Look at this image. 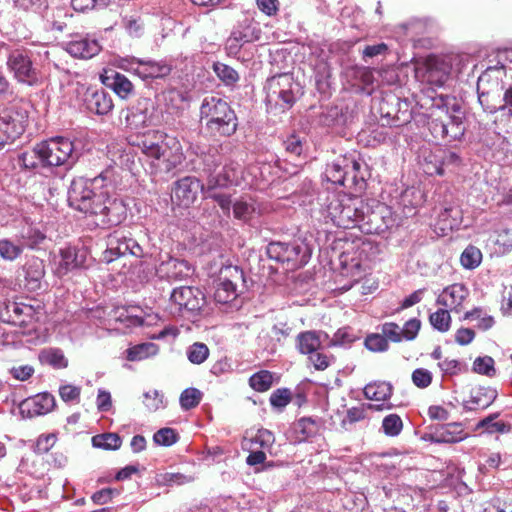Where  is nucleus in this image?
I'll use <instances>...</instances> for the list:
<instances>
[{"mask_svg": "<svg viewBox=\"0 0 512 512\" xmlns=\"http://www.w3.org/2000/svg\"><path fill=\"white\" fill-rule=\"evenodd\" d=\"M356 337L350 333L348 328L339 329L331 339L330 346H342L354 342Z\"/></svg>", "mask_w": 512, "mask_h": 512, "instance_id": "0e129e2a", "label": "nucleus"}, {"mask_svg": "<svg viewBox=\"0 0 512 512\" xmlns=\"http://www.w3.org/2000/svg\"><path fill=\"white\" fill-rule=\"evenodd\" d=\"M291 392L289 389H277L270 396V403L273 407L283 408L289 404Z\"/></svg>", "mask_w": 512, "mask_h": 512, "instance_id": "052dcab7", "label": "nucleus"}, {"mask_svg": "<svg viewBox=\"0 0 512 512\" xmlns=\"http://www.w3.org/2000/svg\"><path fill=\"white\" fill-rule=\"evenodd\" d=\"M451 109L453 114L448 115V121H446V126H448L449 141L460 139L465 132V126L463 123V116L460 111V106L456 103H453Z\"/></svg>", "mask_w": 512, "mask_h": 512, "instance_id": "2f4dec72", "label": "nucleus"}, {"mask_svg": "<svg viewBox=\"0 0 512 512\" xmlns=\"http://www.w3.org/2000/svg\"><path fill=\"white\" fill-rule=\"evenodd\" d=\"M102 83L121 99L129 98L134 91L131 81L125 75L116 71H112L111 74L103 76Z\"/></svg>", "mask_w": 512, "mask_h": 512, "instance_id": "cd10ccee", "label": "nucleus"}, {"mask_svg": "<svg viewBox=\"0 0 512 512\" xmlns=\"http://www.w3.org/2000/svg\"><path fill=\"white\" fill-rule=\"evenodd\" d=\"M194 481L192 475L183 473H165L162 475V486H180Z\"/></svg>", "mask_w": 512, "mask_h": 512, "instance_id": "13d9d810", "label": "nucleus"}, {"mask_svg": "<svg viewBox=\"0 0 512 512\" xmlns=\"http://www.w3.org/2000/svg\"><path fill=\"white\" fill-rule=\"evenodd\" d=\"M204 304L203 294L199 289L182 286L173 289L166 310L173 316L184 310L194 312L201 309Z\"/></svg>", "mask_w": 512, "mask_h": 512, "instance_id": "9b49d317", "label": "nucleus"}, {"mask_svg": "<svg viewBox=\"0 0 512 512\" xmlns=\"http://www.w3.org/2000/svg\"><path fill=\"white\" fill-rule=\"evenodd\" d=\"M415 70L417 76H421L424 81L435 86H442L449 75L448 66L435 56H429L423 62H418Z\"/></svg>", "mask_w": 512, "mask_h": 512, "instance_id": "2eb2a0df", "label": "nucleus"}, {"mask_svg": "<svg viewBox=\"0 0 512 512\" xmlns=\"http://www.w3.org/2000/svg\"><path fill=\"white\" fill-rule=\"evenodd\" d=\"M497 392L489 387H479L472 392L471 403L481 408H487L496 399Z\"/></svg>", "mask_w": 512, "mask_h": 512, "instance_id": "ea45409f", "label": "nucleus"}, {"mask_svg": "<svg viewBox=\"0 0 512 512\" xmlns=\"http://www.w3.org/2000/svg\"><path fill=\"white\" fill-rule=\"evenodd\" d=\"M201 119H206V128L213 136H230L237 130L238 121L229 104L217 97H205L200 107Z\"/></svg>", "mask_w": 512, "mask_h": 512, "instance_id": "20e7f679", "label": "nucleus"}, {"mask_svg": "<svg viewBox=\"0 0 512 512\" xmlns=\"http://www.w3.org/2000/svg\"><path fill=\"white\" fill-rule=\"evenodd\" d=\"M371 217L369 206L357 197L333 195L328 200L326 218L339 228H362V223L373 221Z\"/></svg>", "mask_w": 512, "mask_h": 512, "instance_id": "f03ea898", "label": "nucleus"}, {"mask_svg": "<svg viewBox=\"0 0 512 512\" xmlns=\"http://www.w3.org/2000/svg\"><path fill=\"white\" fill-rule=\"evenodd\" d=\"M381 332L387 341L399 343L403 341V332L401 327L394 322H386L381 326Z\"/></svg>", "mask_w": 512, "mask_h": 512, "instance_id": "4d7b16f0", "label": "nucleus"}, {"mask_svg": "<svg viewBox=\"0 0 512 512\" xmlns=\"http://www.w3.org/2000/svg\"><path fill=\"white\" fill-rule=\"evenodd\" d=\"M252 37L246 31L236 30L226 41V49L230 54H236L243 44L251 42Z\"/></svg>", "mask_w": 512, "mask_h": 512, "instance_id": "49530a36", "label": "nucleus"}, {"mask_svg": "<svg viewBox=\"0 0 512 512\" xmlns=\"http://www.w3.org/2000/svg\"><path fill=\"white\" fill-rule=\"evenodd\" d=\"M420 327H421V321L419 319L412 318V319L408 320L404 324L403 328H401V330L403 332V340H406V341L414 340L418 335Z\"/></svg>", "mask_w": 512, "mask_h": 512, "instance_id": "e2e57ef3", "label": "nucleus"}, {"mask_svg": "<svg viewBox=\"0 0 512 512\" xmlns=\"http://www.w3.org/2000/svg\"><path fill=\"white\" fill-rule=\"evenodd\" d=\"M495 69H487L477 82L478 100L483 109L489 113L504 110V92L501 81L498 78L493 80V89H488L491 82V72Z\"/></svg>", "mask_w": 512, "mask_h": 512, "instance_id": "9d476101", "label": "nucleus"}, {"mask_svg": "<svg viewBox=\"0 0 512 512\" xmlns=\"http://www.w3.org/2000/svg\"><path fill=\"white\" fill-rule=\"evenodd\" d=\"M32 315V306L24 303L9 301L0 308V320L12 325H23Z\"/></svg>", "mask_w": 512, "mask_h": 512, "instance_id": "4be33fe9", "label": "nucleus"}, {"mask_svg": "<svg viewBox=\"0 0 512 512\" xmlns=\"http://www.w3.org/2000/svg\"><path fill=\"white\" fill-rule=\"evenodd\" d=\"M257 208L253 201L237 200L233 203V215L243 222L250 221L256 214Z\"/></svg>", "mask_w": 512, "mask_h": 512, "instance_id": "a19ab883", "label": "nucleus"}, {"mask_svg": "<svg viewBox=\"0 0 512 512\" xmlns=\"http://www.w3.org/2000/svg\"><path fill=\"white\" fill-rule=\"evenodd\" d=\"M430 324L439 332H447L451 325V316L445 309H439L429 317Z\"/></svg>", "mask_w": 512, "mask_h": 512, "instance_id": "09e8293b", "label": "nucleus"}, {"mask_svg": "<svg viewBox=\"0 0 512 512\" xmlns=\"http://www.w3.org/2000/svg\"><path fill=\"white\" fill-rule=\"evenodd\" d=\"M360 163L352 158L339 157L328 164L325 170V177L328 181L337 185H344L349 188L361 191L365 188L363 176H358Z\"/></svg>", "mask_w": 512, "mask_h": 512, "instance_id": "6e6552de", "label": "nucleus"}, {"mask_svg": "<svg viewBox=\"0 0 512 512\" xmlns=\"http://www.w3.org/2000/svg\"><path fill=\"white\" fill-rule=\"evenodd\" d=\"M222 157L218 147H209L200 154L202 173L206 176L208 190L239 185L242 178V167L239 163L230 161L219 169Z\"/></svg>", "mask_w": 512, "mask_h": 512, "instance_id": "7ed1b4c3", "label": "nucleus"}, {"mask_svg": "<svg viewBox=\"0 0 512 512\" xmlns=\"http://www.w3.org/2000/svg\"><path fill=\"white\" fill-rule=\"evenodd\" d=\"M66 51L75 58L90 59L101 51V46L94 38L77 36L67 42Z\"/></svg>", "mask_w": 512, "mask_h": 512, "instance_id": "5701e85b", "label": "nucleus"}, {"mask_svg": "<svg viewBox=\"0 0 512 512\" xmlns=\"http://www.w3.org/2000/svg\"><path fill=\"white\" fill-rule=\"evenodd\" d=\"M128 236L115 232L113 235H110L108 238V246L106 251L104 252V259L106 262H112L114 259L127 255L128 251Z\"/></svg>", "mask_w": 512, "mask_h": 512, "instance_id": "7c9ffc66", "label": "nucleus"}, {"mask_svg": "<svg viewBox=\"0 0 512 512\" xmlns=\"http://www.w3.org/2000/svg\"><path fill=\"white\" fill-rule=\"evenodd\" d=\"M188 360L196 365L202 364L209 356V348L206 344L195 342L187 349Z\"/></svg>", "mask_w": 512, "mask_h": 512, "instance_id": "de8ad7c7", "label": "nucleus"}, {"mask_svg": "<svg viewBox=\"0 0 512 512\" xmlns=\"http://www.w3.org/2000/svg\"><path fill=\"white\" fill-rule=\"evenodd\" d=\"M122 440L116 433H103L92 437V445L103 450H117L121 447Z\"/></svg>", "mask_w": 512, "mask_h": 512, "instance_id": "58836bf2", "label": "nucleus"}, {"mask_svg": "<svg viewBox=\"0 0 512 512\" xmlns=\"http://www.w3.org/2000/svg\"><path fill=\"white\" fill-rule=\"evenodd\" d=\"M84 104L89 112L96 115H107L113 109L111 95L103 88L87 89L85 92Z\"/></svg>", "mask_w": 512, "mask_h": 512, "instance_id": "412c9836", "label": "nucleus"}, {"mask_svg": "<svg viewBox=\"0 0 512 512\" xmlns=\"http://www.w3.org/2000/svg\"><path fill=\"white\" fill-rule=\"evenodd\" d=\"M121 67L133 71L144 81L160 77V63L151 59H123Z\"/></svg>", "mask_w": 512, "mask_h": 512, "instance_id": "b1692460", "label": "nucleus"}, {"mask_svg": "<svg viewBox=\"0 0 512 512\" xmlns=\"http://www.w3.org/2000/svg\"><path fill=\"white\" fill-rule=\"evenodd\" d=\"M16 126V120L11 115L0 116V149L13 138L12 133L15 132Z\"/></svg>", "mask_w": 512, "mask_h": 512, "instance_id": "a18cd8bd", "label": "nucleus"}, {"mask_svg": "<svg viewBox=\"0 0 512 512\" xmlns=\"http://www.w3.org/2000/svg\"><path fill=\"white\" fill-rule=\"evenodd\" d=\"M255 444H258L261 448L267 449L272 446L275 441V437L272 432L266 429L258 430L257 434L252 440Z\"/></svg>", "mask_w": 512, "mask_h": 512, "instance_id": "774afa93", "label": "nucleus"}, {"mask_svg": "<svg viewBox=\"0 0 512 512\" xmlns=\"http://www.w3.org/2000/svg\"><path fill=\"white\" fill-rule=\"evenodd\" d=\"M213 69L219 79L226 85H232L239 80L237 71L224 63H215Z\"/></svg>", "mask_w": 512, "mask_h": 512, "instance_id": "603ef678", "label": "nucleus"}, {"mask_svg": "<svg viewBox=\"0 0 512 512\" xmlns=\"http://www.w3.org/2000/svg\"><path fill=\"white\" fill-rule=\"evenodd\" d=\"M119 491L113 488H103L96 491L91 499L96 505H104L112 500L115 495H118Z\"/></svg>", "mask_w": 512, "mask_h": 512, "instance_id": "338daca9", "label": "nucleus"}, {"mask_svg": "<svg viewBox=\"0 0 512 512\" xmlns=\"http://www.w3.org/2000/svg\"><path fill=\"white\" fill-rule=\"evenodd\" d=\"M42 155V168L63 166L70 169L77 162L79 153L73 142L66 137H54L39 142Z\"/></svg>", "mask_w": 512, "mask_h": 512, "instance_id": "39448f33", "label": "nucleus"}, {"mask_svg": "<svg viewBox=\"0 0 512 512\" xmlns=\"http://www.w3.org/2000/svg\"><path fill=\"white\" fill-rule=\"evenodd\" d=\"M322 337L327 338L328 335L317 331L301 332L296 337V348L303 355L313 354L321 349Z\"/></svg>", "mask_w": 512, "mask_h": 512, "instance_id": "c85d7f7f", "label": "nucleus"}, {"mask_svg": "<svg viewBox=\"0 0 512 512\" xmlns=\"http://www.w3.org/2000/svg\"><path fill=\"white\" fill-rule=\"evenodd\" d=\"M273 383V375L267 370L259 371L253 374L249 379V385L257 392L269 390Z\"/></svg>", "mask_w": 512, "mask_h": 512, "instance_id": "c03bdc74", "label": "nucleus"}, {"mask_svg": "<svg viewBox=\"0 0 512 512\" xmlns=\"http://www.w3.org/2000/svg\"><path fill=\"white\" fill-rule=\"evenodd\" d=\"M434 28V22L429 18H411L397 26L398 32L411 40L431 33Z\"/></svg>", "mask_w": 512, "mask_h": 512, "instance_id": "a878e982", "label": "nucleus"}, {"mask_svg": "<svg viewBox=\"0 0 512 512\" xmlns=\"http://www.w3.org/2000/svg\"><path fill=\"white\" fill-rule=\"evenodd\" d=\"M39 359L42 363H46L55 369H63L68 366V360L59 348H50L42 351Z\"/></svg>", "mask_w": 512, "mask_h": 512, "instance_id": "c9c22d12", "label": "nucleus"}, {"mask_svg": "<svg viewBox=\"0 0 512 512\" xmlns=\"http://www.w3.org/2000/svg\"><path fill=\"white\" fill-rule=\"evenodd\" d=\"M164 95L165 105L168 109L178 110L183 107L185 101H187V91L184 89H179L176 86L167 88Z\"/></svg>", "mask_w": 512, "mask_h": 512, "instance_id": "e433bc0d", "label": "nucleus"}, {"mask_svg": "<svg viewBox=\"0 0 512 512\" xmlns=\"http://www.w3.org/2000/svg\"><path fill=\"white\" fill-rule=\"evenodd\" d=\"M25 273V286L29 291L36 292L47 287L44 280L45 277V264L44 261L38 257H32L27 260L24 267Z\"/></svg>", "mask_w": 512, "mask_h": 512, "instance_id": "aec40b11", "label": "nucleus"}, {"mask_svg": "<svg viewBox=\"0 0 512 512\" xmlns=\"http://www.w3.org/2000/svg\"><path fill=\"white\" fill-rule=\"evenodd\" d=\"M139 146L147 157L152 158L150 163L151 168L157 169L155 162H158L160 158V135L158 131L149 130L145 132L141 137Z\"/></svg>", "mask_w": 512, "mask_h": 512, "instance_id": "c756f323", "label": "nucleus"}, {"mask_svg": "<svg viewBox=\"0 0 512 512\" xmlns=\"http://www.w3.org/2000/svg\"><path fill=\"white\" fill-rule=\"evenodd\" d=\"M468 289L461 283H455L446 287L437 298L439 305L450 309H457L467 298Z\"/></svg>", "mask_w": 512, "mask_h": 512, "instance_id": "bb28decb", "label": "nucleus"}, {"mask_svg": "<svg viewBox=\"0 0 512 512\" xmlns=\"http://www.w3.org/2000/svg\"><path fill=\"white\" fill-rule=\"evenodd\" d=\"M499 416L498 413L490 414L489 416L485 417L481 421H479L476 425L477 429H485V431L489 434L493 433H507L510 431L511 426L508 423H505L503 421H495L496 418Z\"/></svg>", "mask_w": 512, "mask_h": 512, "instance_id": "4c0bfd02", "label": "nucleus"}, {"mask_svg": "<svg viewBox=\"0 0 512 512\" xmlns=\"http://www.w3.org/2000/svg\"><path fill=\"white\" fill-rule=\"evenodd\" d=\"M110 320L124 324L125 327L151 326L158 320V315H143L137 306H115L108 312Z\"/></svg>", "mask_w": 512, "mask_h": 512, "instance_id": "ddd939ff", "label": "nucleus"}, {"mask_svg": "<svg viewBox=\"0 0 512 512\" xmlns=\"http://www.w3.org/2000/svg\"><path fill=\"white\" fill-rule=\"evenodd\" d=\"M365 252L364 247L358 245L345 249L340 255V264L342 267V275L350 276L352 283L344 285L342 289L349 290L353 283H357L364 275V260L362 254Z\"/></svg>", "mask_w": 512, "mask_h": 512, "instance_id": "4468645a", "label": "nucleus"}, {"mask_svg": "<svg viewBox=\"0 0 512 512\" xmlns=\"http://www.w3.org/2000/svg\"><path fill=\"white\" fill-rule=\"evenodd\" d=\"M59 255L60 260L56 268L58 276H64L73 270L84 267L87 258L86 250L75 246L60 249Z\"/></svg>", "mask_w": 512, "mask_h": 512, "instance_id": "a211bd4d", "label": "nucleus"}, {"mask_svg": "<svg viewBox=\"0 0 512 512\" xmlns=\"http://www.w3.org/2000/svg\"><path fill=\"white\" fill-rule=\"evenodd\" d=\"M56 440V435L53 433L40 435L35 443L34 452L36 454H45L49 452L55 445Z\"/></svg>", "mask_w": 512, "mask_h": 512, "instance_id": "bf43d9fd", "label": "nucleus"}, {"mask_svg": "<svg viewBox=\"0 0 512 512\" xmlns=\"http://www.w3.org/2000/svg\"><path fill=\"white\" fill-rule=\"evenodd\" d=\"M412 381L419 388H426L432 382V373L424 368H418L412 373Z\"/></svg>", "mask_w": 512, "mask_h": 512, "instance_id": "680f3d73", "label": "nucleus"}, {"mask_svg": "<svg viewBox=\"0 0 512 512\" xmlns=\"http://www.w3.org/2000/svg\"><path fill=\"white\" fill-rule=\"evenodd\" d=\"M202 398V393L196 388H187L180 395L181 407L185 410L196 407Z\"/></svg>", "mask_w": 512, "mask_h": 512, "instance_id": "5fc2aeb1", "label": "nucleus"}, {"mask_svg": "<svg viewBox=\"0 0 512 512\" xmlns=\"http://www.w3.org/2000/svg\"><path fill=\"white\" fill-rule=\"evenodd\" d=\"M23 252V247L9 239L0 240V257L7 261H14Z\"/></svg>", "mask_w": 512, "mask_h": 512, "instance_id": "8fccbe9b", "label": "nucleus"}, {"mask_svg": "<svg viewBox=\"0 0 512 512\" xmlns=\"http://www.w3.org/2000/svg\"><path fill=\"white\" fill-rule=\"evenodd\" d=\"M162 161L165 162V169L167 171H170L182 163V147L176 137L167 134L162 137Z\"/></svg>", "mask_w": 512, "mask_h": 512, "instance_id": "393cba45", "label": "nucleus"}, {"mask_svg": "<svg viewBox=\"0 0 512 512\" xmlns=\"http://www.w3.org/2000/svg\"><path fill=\"white\" fill-rule=\"evenodd\" d=\"M245 282L244 273L234 265L223 266L214 284V299L220 304H228L239 295V286Z\"/></svg>", "mask_w": 512, "mask_h": 512, "instance_id": "1a4fd4ad", "label": "nucleus"}, {"mask_svg": "<svg viewBox=\"0 0 512 512\" xmlns=\"http://www.w3.org/2000/svg\"><path fill=\"white\" fill-rule=\"evenodd\" d=\"M365 347L372 352H385L389 349V342L382 332L372 333L366 337Z\"/></svg>", "mask_w": 512, "mask_h": 512, "instance_id": "864d4df0", "label": "nucleus"}, {"mask_svg": "<svg viewBox=\"0 0 512 512\" xmlns=\"http://www.w3.org/2000/svg\"><path fill=\"white\" fill-rule=\"evenodd\" d=\"M363 393L366 399L386 401L392 396L393 387L388 382L378 381L367 384L363 389Z\"/></svg>", "mask_w": 512, "mask_h": 512, "instance_id": "473e14b6", "label": "nucleus"}, {"mask_svg": "<svg viewBox=\"0 0 512 512\" xmlns=\"http://www.w3.org/2000/svg\"><path fill=\"white\" fill-rule=\"evenodd\" d=\"M16 161L23 170H35L38 167H42L40 144L37 143L31 150L19 153Z\"/></svg>", "mask_w": 512, "mask_h": 512, "instance_id": "72a5a7b5", "label": "nucleus"}, {"mask_svg": "<svg viewBox=\"0 0 512 512\" xmlns=\"http://www.w3.org/2000/svg\"><path fill=\"white\" fill-rule=\"evenodd\" d=\"M308 359L316 370L323 371L330 366L331 359L333 358L320 352L319 350L313 354L308 355Z\"/></svg>", "mask_w": 512, "mask_h": 512, "instance_id": "69168bd1", "label": "nucleus"}, {"mask_svg": "<svg viewBox=\"0 0 512 512\" xmlns=\"http://www.w3.org/2000/svg\"><path fill=\"white\" fill-rule=\"evenodd\" d=\"M295 83L290 74L284 73L269 78L265 85L266 104L270 109L285 111L295 102Z\"/></svg>", "mask_w": 512, "mask_h": 512, "instance_id": "0eeeda50", "label": "nucleus"}, {"mask_svg": "<svg viewBox=\"0 0 512 512\" xmlns=\"http://www.w3.org/2000/svg\"><path fill=\"white\" fill-rule=\"evenodd\" d=\"M460 211L455 207H446L438 215L437 226L443 235L452 231L459 224Z\"/></svg>", "mask_w": 512, "mask_h": 512, "instance_id": "f704fd0d", "label": "nucleus"}, {"mask_svg": "<svg viewBox=\"0 0 512 512\" xmlns=\"http://www.w3.org/2000/svg\"><path fill=\"white\" fill-rule=\"evenodd\" d=\"M267 255L289 271L306 265L310 259L311 250L304 242H271L267 246Z\"/></svg>", "mask_w": 512, "mask_h": 512, "instance_id": "423d86ee", "label": "nucleus"}, {"mask_svg": "<svg viewBox=\"0 0 512 512\" xmlns=\"http://www.w3.org/2000/svg\"><path fill=\"white\" fill-rule=\"evenodd\" d=\"M7 66L14 78L20 82L33 86L38 81V73L26 51H12L7 59Z\"/></svg>", "mask_w": 512, "mask_h": 512, "instance_id": "f8f14e48", "label": "nucleus"}, {"mask_svg": "<svg viewBox=\"0 0 512 512\" xmlns=\"http://www.w3.org/2000/svg\"><path fill=\"white\" fill-rule=\"evenodd\" d=\"M54 406V396L48 392H44L23 400L19 404V411L23 418H33L49 413L53 410Z\"/></svg>", "mask_w": 512, "mask_h": 512, "instance_id": "f3484780", "label": "nucleus"}, {"mask_svg": "<svg viewBox=\"0 0 512 512\" xmlns=\"http://www.w3.org/2000/svg\"><path fill=\"white\" fill-rule=\"evenodd\" d=\"M423 438L433 443H456L464 440L466 434L460 423H449L431 428Z\"/></svg>", "mask_w": 512, "mask_h": 512, "instance_id": "6ab92c4d", "label": "nucleus"}, {"mask_svg": "<svg viewBox=\"0 0 512 512\" xmlns=\"http://www.w3.org/2000/svg\"><path fill=\"white\" fill-rule=\"evenodd\" d=\"M158 346L154 343L146 342L136 345L127 350V358L130 361H140L151 355H156Z\"/></svg>", "mask_w": 512, "mask_h": 512, "instance_id": "79ce46f5", "label": "nucleus"}, {"mask_svg": "<svg viewBox=\"0 0 512 512\" xmlns=\"http://www.w3.org/2000/svg\"><path fill=\"white\" fill-rule=\"evenodd\" d=\"M200 190H204V185L197 178L187 176L175 183L171 199L179 206L188 207L196 200Z\"/></svg>", "mask_w": 512, "mask_h": 512, "instance_id": "dca6fc26", "label": "nucleus"}, {"mask_svg": "<svg viewBox=\"0 0 512 512\" xmlns=\"http://www.w3.org/2000/svg\"><path fill=\"white\" fill-rule=\"evenodd\" d=\"M482 261V252L473 245L467 246L460 256V262L466 269H475Z\"/></svg>", "mask_w": 512, "mask_h": 512, "instance_id": "37998d69", "label": "nucleus"}, {"mask_svg": "<svg viewBox=\"0 0 512 512\" xmlns=\"http://www.w3.org/2000/svg\"><path fill=\"white\" fill-rule=\"evenodd\" d=\"M99 180L100 177L74 179L68 189V204L91 217L97 227L106 229L121 224L126 219L127 209L122 199L95 190Z\"/></svg>", "mask_w": 512, "mask_h": 512, "instance_id": "f257e3e1", "label": "nucleus"}, {"mask_svg": "<svg viewBox=\"0 0 512 512\" xmlns=\"http://www.w3.org/2000/svg\"><path fill=\"white\" fill-rule=\"evenodd\" d=\"M382 429L387 436H398L403 429L402 419L397 414H389L382 421Z\"/></svg>", "mask_w": 512, "mask_h": 512, "instance_id": "3c124183", "label": "nucleus"}, {"mask_svg": "<svg viewBox=\"0 0 512 512\" xmlns=\"http://www.w3.org/2000/svg\"><path fill=\"white\" fill-rule=\"evenodd\" d=\"M473 370L482 375L486 376H494L495 368H494V360L490 356L478 357L475 359L473 363Z\"/></svg>", "mask_w": 512, "mask_h": 512, "instance_id": "6e6d98bb", "label": "nucleus"}]
</instances>
